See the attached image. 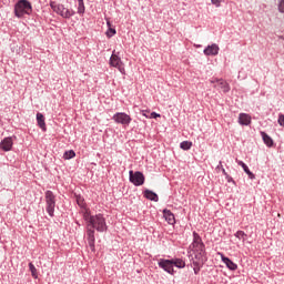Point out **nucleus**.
I'll return each instance as SVG.
<instances>
[{
	"instance_id": "c756f323",
	"label": "nucleus",
	"mask_w": 284,
	"mask_h": 284,
	"mask_svg": "<svg viewBox=\"0 0 284 284\" xmlns=\"http://www.w3.org/2000/svg\"><path fill=\"white\" fill-rule=\"evenodd\" d=\"M277 10H278V12L284 14V0H278Z\"/></svg>"
},
{
	"instance_id": "473e14b6",
	"label": "nucleus",
	"mask_w": 284,
	"mask_h": 284,
	"mask_svg": "<svg viewBox=\"0 0 284 284\" xmlns=\"http://www.w3.org/2000/svg\"><path fill=\"white\" fill-rule=\"evenodd\" d=\"M201 267H203V265H194L193 267L194 274H199L201 272Z\"/></svg>"
},
{
	"instance_id": "412c9836",
	"label": "nucleus",
	"mask_w": 284,
	"mask_h": 284,
	"mask_svg": "<svg viewBox=\"0 0 284 284\" xmlns=\"http://www.w3.org/2000/svg\"><path fill=\"white\" fill-rule=\"evenodd\" d=\"M219 82V87L221 88L222 92L226 94V92H230V84L225 82V80L220 79L216 80Z\"/></svg>"
},
{
	"instance_id": "f8f14e48",
	"label": "nucleus",
	"mask_w": 284,
	"mask_h": 284,
	"mask_svg": "<svg viewBox=\"0 0 284 284\" xmlns=\"http://www.w3.org/2000/svg\"><path fill=\"white\" fill-rule=\"evenodd\" d=\"M12 145H14V142H12V138H4L0 142V150H3V152H10V150H12Z\"/></svg>"
},
{
	"instance_id": "f3484780",
	"label": "nucleus",
	"mask_w": 284,
	"mask_h": 284,
	"mask_svg": "<svg viewBox=\"0 0 284 284\" xmlns=\"http://www.w3.org/2000/svg\"><path fill=\"white\" fill-rule=\"evenodd\" d=\"M252 123V116L247 113H241L239 116V124L240 125H250Z\"/></svg>"
},
{
	"instance_id": "7ed1b4c3",
	"label": "nucleus",
	"mask_w": 284,
	"mask_h": 284,
	"mask_svg": "<svg viewBox=\"0 0 284 284\" xmlns=\"http://www.w3.org/2000/svg\"><path fill=\"white\" fill-rule=\"evenodd\" d=\"M50 6L53 12H57V14H60V17H63V19H70L75 14L74 10H70L65 8L63 4H57V2H51Z\"/></svg>"
},
{
	"instance_id": "e433bc0d",
	"label": "nucleus",
	"mask_w": 284,
	"mask_h": 284,
	"mask_svg": "<svg viewBox=\"0 0 284 284\" xmlns=\"http://www.w3.org/2000/svg\"><path fill=\"white\" fill-rule=\"evenodd\" d=\"M222 172L224 176H227V172H225V169L222 168Z\"/></svg>"
},
{
	"instance_id": "b1692460",
	"label": "nucleus",
	"mask_w": 284,
	"mask_h": 284,
	"mask_svg": "<svg viewBox=\"0 0 284 284\" xmlns=\"http://www.w3.org/2000/svg\"><path fill=\"white\" fill-rule=\"evenodd\" d=\"M78 14H85V3L83 0H78Z\"/></svg>"
},
{
	"instance_id": "58836bf2",
	"label": "nucleus",
	"mask_w": 284,
	"mask_h": 284,
	"mask_svg": "<svg viewBox=\"0 0 284 284\" xmlns=\"http://www.w3.org/2000/svg\"><path fill=\"white\" fill-rule=\"evenodd\" d=\"M220 165H221V166L223 165V162H222V161H220ZM220 165H219V166H220ZM219 166H217V168H219Z\"/></svg>"
},
{
	"instance_id": "a211bd4d",
	"label": "nucleus",
	"mask_w": 284,
	"mask_h": 284,
	"mask_svg": "<svg viewBox=\"0 0 284 284\" xmlns=\"http://www.w3.org/2000/svg\"><path fill=\"white\" fill-rule=\"evenodd\" d=\"M37 122L39 128L45 132V130H48V128L45 126V118L42 115V113H37Z\"/></svg>"
},
{
	"instance_id": "aec40b11",
	"label": "nucleus",
	"mask_w": 284,
	"mask_h": 284,
	"mask_svg": "<svg viewBox=\"0 0 284 284\" xmlns=\"http://www.w3.org/2000/svg\"><path fill=\"white\" fill-rule=\"evenodd\" d=\"M144 196L149 200V201H159V195L156 193H154L153 191L150 190H145L144 191Z\"/></svg>"
},
{
	"instance_id": "39448f33",
	"label": "nucleus",
	"mask_w": 284,
	"mask_h": 284,
	"mask_svg": "<svg viewBox=\"0 0 284 284\" xmlns=\"http://www.w3.org/2000/svg\"><path fill=\"white\" fill-rule=\"evenodd\" d=\"M129 181L130 183H132L133 185H135V187H139L141 185H143V183H145V175H143V172L141 171H130L129 172Z\"/></svg>"
},
{
	"instance_id": "423d86ee",
	"label": "nucleus",
	"mask_w": 284,
	"mask_h": 284,
	"mask_svg": "<svg viewBox=\"0 0 284 284\" xmlns=\"http://www.w3.org/2000/svg\"><path fill=\"white\" fill-rule=\"evenodd\" d=\"M112 121H114V123H118L119 125H130V123H132V116H130V114L125 113V112H118L115 114H113L112 116Z\"/></svg>"
},
{
	"instance_id": "bb28decb",
	"label": "nucleus",
	"mask_w": 284,
	"mask_h": 284,
	"mask_svg": "<svg viewBox=\"0 0 284 284\" xmlns=\"http://www.w3.org/2000/svg\"><path fill=\"white\" fill-rule=\"evenodd\" d=\"M75 201H77L79 207H85V199H83V196L77 195Z\"/></svg>"
},
{
	"instance_id": "f03ea898",
	"label": "nucleus",
	"mask_w": 284,
	"mask_h": 284,
	"mask_svg": "<svg viewBox=\"0 0 284 284\" xmlns=\"http://www.w3.org/2000/svg\"><path fill=\"white\" fill-rule=\"evenodd\" d=\"M14 14L18 19L26 17V14H32V3L28 0H19L14 6Z\"/></svg>"
},
{
	"instance_id": "7c9ffc66",
	"label": "nucleus",
	"mask_w": 284,
	"mask_h": 284,
	"mask_svg": "<svg viewBox=\"0 0 284 284\" xmlns=\"http://www.w3.org/2000/svg\"><path fill=\"white\" fill-rule=\"evenodd\" d=\"M223 0H211V3H213V6L215 8H221V3H222Z\"/></svg>"
},
{
	"instance_id": "1a4fd4ad",
	"label": "nucleus",
	"mask_w": 284,
	"mask_h": 284,
	"mask_svg": "<svg viewBox=\"0 0 284 284\" xmlns=\"http://www.w3.org/2000/svg\"><path fill=\"white\" fill-rule=\"evenodd\" d=\"M110 65H112L113 68H118L121 74H125V67H123V61H121V58L119 55L114 53L111 55Z\"/></svg>"
},
{
	"instance_id": "72a5a7b5",
	"label": "nucleus",
	"mask_w": 284,
	"mask_h": 284,
	"mask_svg": "<svg viewBox=\"0 0 284 284\" xmlns=\"http://www.w3.org/2000/svg\"><path fill=\"white\" fill-rule=\"evenodd\" d=\"M159 116H161V114H159L156 112L151 113V119H159Z\"/></svg>"
},
{
	"instance_id": "2eb2a0df",
	"label": "nucleus",
	"mask_w": 284,
	"mask_h": 284,
	"mask_svg": "<svg viewBox=\"0 0 284 284\" xmlns=\"http://www.w3.org/2000/svg\"><path fill=\"white\" fill-rule=\"evenodd\" d=\"M163 216H164L166 223H169V225H174V223H176V220L174 217V213H172V211L164 210L163 211Z\"/></svg>"
},
{
	"instance_id": "a878e982",
	"label": "nucleus",
	"mask_w": 284,
	"mask_h": 284,
	"mask_svg": "<svg viewBox=\"0 0 284 284\" xmlns=\"http://www.w3.org/2000/svg\"><path fill=\"white\" fill-rule=\"evenodd\" d=\"M29 270L31 272V275L34 278H39V274L37 273V267L34 266V264H32V262L29 263Z\"/></svg>"
},
{
	"instance_id": "6e6552de",
	"label": "nucleus",
	"mask_w": 284,
	"mask_h": 284,
	"mask_svg": "<svg viewBox=\"0 0 284 284\" xmlns=\"http://www.w3.org/2000/svg\"><path fill=\"white\" fill-rule=\"evenodd\" d=\"M193 265H205V261H207V256H205V248H202V251H193Z\"/></svg>"
},
{
	"instance_id": "2f4dec72",
	"label": "nucleus",
	"mask_w": 284,
	"mask_h": 284,
	"mask_svg": "<svg viewBox=\"0 0 284 284\" xmlns=\"http://www.w3.org/2000/svg\"><path fill=\"white\" fill-rule=\"evenodd\" d=\"M277 123H278L282 128H284V114H280V115H278Z\"/></svg>"
},
{
	"instance_id": "0eeeda50",
	"label": "nucleus",
	"mask_w": 284,
	"mask_h": 284,
	"mask_svg": "<svg viewBox=\"0 0 284 284\" xmlns=\"http://www.w3.org/2000/svg\"><path fill=\"white\" fill-rule=\"evenodd\" d=\"M190 250H192V252H203V250H205V244L203 243L201 235L196 232H193V242L190 245Z\"/></svg>"
},
{
	"instance_id": "4be33fe9",
	"label": "nucleus",
	"mask_w": 284,
	"mask_h": 284,
	"mask_svg": "<svg viewBox=\"0 0 284 284\" xmlns=\"http://www.w3.org/2000/svg\"><path fill=\"white\" fill-rule=\"evenodd\" d=\"M171 262L175 267H179V270H183V267H185V261L182 258H172Z\"/></svg>"
},
{
	"instance_id": "393cba45",
	"label": "nucleus",
	"mask_w": 284,
	"mask_h": 284,
	"mask_svg": "<svg viewBox=\"0 0 284 284\" xmlns=\"http://www.w3.org/2000/svg\"><path fill=\"white\" fill-rule=\"evenodd\" d=\"M75 156L77 153L74 152V150L67 151L63 154V159H65L67 161H69V159H74Z\"/></svg>"
},
{
	"instance_id": "f257e3e1",
	"label": "nucleus",
	"mask_w": 284,
	"mask_h": 284,
	"mask_svg": "<svg viewBox=\"0 0 284 284\" xmlns=\"http://www.w3.org/2000/svg\"><path fill=\"white\" fill-rule=\"evenodd\" d=\"M87 229L97 230V232H108V224L103 214L91 215L90 212L83 214Z\"/></svg>"
},
{
	"instance_id": "6ab92c4d",
	"label": "nucleus",
	"mask_w": 284,
	"mask_h": 284,
	"mask_svg": "<svg viewBox=\"0 0 284 284\" xmlns=\"http://www.w3.org/2000/svg\"><path fill=\"white\" fill-rule=\"evenodd\" d=\"M261 136H262L263 142L265 143V145H266L267 148H272V145H274V140H272V138L268 136V134L265 133V131H262V132H261Z\"/></svg>"
},
{
	"instance_id": "ddd939ff",
	"label": "nucleus",
	"mask_w": 284,
	"mask_h": 284,
	"mask_svg": "<svg viewBox=\"0 0 284 284\" xmlns=\"http://www.w3.org/2000/svg\"><path fill=\"white\" fill-rule=\"evenodd\" d=\"M219 50L220 48L217 47V44L213 43L204 49V54L206 57H216V54H219Z\"/></svg>"
},
{
	"instance_id": "9d476101",
	"label": "nucleus",
	"mask_w": 284,
	"mask_h": 284,
	"mask_svg": "<svg viewBox=\"0 0 284 284\" xmlns=\"http://www.w3.org/2000/svg\"><path fill=\"white\" fill-rule=\"evenodd\" d=\"M159 267L168 272V274H174V265L172 264V260L160 258L158 262Z\"/></svg>"
},
{
	"instance_id": "9b49d317",
	"label": "nucleus",
	"mask_w": 284,
	"mask_h": 284,
	"mask_svg": "<svg viewBox=\"0 0 284 284\" xmlns=\"http://www.w3.org/2000/svg\"><path fill=\"white\" fill-rule=\"evenodd\" d=\"M87 241L91 252H97L94 243L97 239L94 237V229H87Z\"/></svg>"
},
{
	"instance_id": "f704fd0d",
	"label": "nucleus",
	"mask_w": 284,
	"mask_h": 284,
	"mask_svg": "<svg viewBox=\"0 0 284 284\" xmlns=\"http://www.w3.org/2000/svg\"><path fill=\"white\" fill-rule=\"evenodd\" d=\"M229 183H234V179H232L230 175L226 176Z\"/></svg>"
},
{
	"instance_id": "5701e85b",
	"label": "nucleus",
	"mask_w": 284,
	"mask_h": 284,
	"mask_svg": "<svg viewBox=\"0 0 284 284\" xmlns=\"http://www.w3.org/2000/svg\"><path fill=\"white\" fill-rule=\"evenodd\" d=\"M106 26L109 28V30L106 31V37L111 39V37H114V34H116V29L112 28L110 21L106 22Z\"/></svg>"
},
{
	"instance_id": "4c0bfd02",
	"label": "nucleus",
	"mask_w": 284,
	"mask_h": 284,
	"mask_svg": "<svg viewBox=\"0 0 284 284\" xmlns=\"http://www.w3.org/2000/svg\"><path fill=\"white\" fill-rule=\"evenodd\" d=\"M145 112H148V111H142V114H143V116L148 118V114Z\"/></svg>"
},
{
	"instance_id": "cd10ccee",
	"label": "nucleus",
	"mask_w": 284,
	"mask_h": 284,
	"mask_svg": "<svg viewBox=\"0 0 284 284\" xmlns=\"http://www.w3.org/2000/svg\"><path fill=\"white\" fill-rule=\"evenodd\" d=\"M180 148H181L182 150H190V149L192 148V142H190V141H183V142H181Z\"/></svg>"
},
{
	"instance_id": "20e7f679",
	"label": "nucleus",
	"mask_w": 284,
	"mask_h": 284,
	"mask_svg": "<svg viewBox=\"0 0 284 284\" xmlns=\"http://www.w3.org/2000/svg\"><path fill=\"white\" fill-rule=\"evenodd\" d=\"M45 203H47V212L49 214V216H54V207H57V196L54 195V193L52 191H47L45 195Z\"/></svg>"
},
{
	"instance_id": "4468645a",
	"label": "nucleus",
	"mask_w": 284,
	"mask_h": 284,
	"mask_svg": "<svg viewBox=\"0 0 284 284\" xmlns=\"http://www.w3.org/2000/svg\"><path fill=\"white\" fill-rule=\"evenodd\" d=\"M221 256L223 263L226 265L229 270H231L232 272H236V270H239V265H236V263H233L232 260H230V257H226L223 254H221Z\"/></svg>"
},
{
	"instance_id": "c85d7f7f",
	"label": "nucleus",
	"mask_w": 284,
	"mask_h": 284,
	"mask_svg": "<svg viewBox=\"0 0 284 284\" xmlns=\"http://www.w3.org/2000/svg\"><path fill=\"white\" fill-rule=\"evenodd\" d=\"M235 236H236V239H240V240H242L243 242H245L246 239H247V234H245L243 231H237V232L235 233Z\"/></svg>"
},
{
	"instance_id": "dca6fc26",
	"label": "nucleus",
	"mask_w": 284,
	"mask_h": 284,
	"mask_svg": "<svg viewBox=\"0 0 284 284\" xmlns=\"http://www.w3.org/2000/svg\"><path fill=\"white\" fill-rule=\"evenodd\" d=\"M236 163L244 170V172H245V174H247L248 179H251V180L256 179V175H254V173H252V171H250V168L247 166V164H245L243 161H240V160H236Z\"/></svg>"
},
{
	"instance_id": "c9c22d12",
	"label": "nucleus",
	"mask_w": 284,
	"mask_h": 284,
	"mask_svg": "<svg viewBox=\"0 0 284 284\" xmlns=\"http://www.w3.org/2000/svg\"><path fill=\"white\" fill-rule=\"evenodd\" d=\"M219 81H221V79H213V80H211V83H217V85H219Z\"/></svg>"
}]
</instances>
